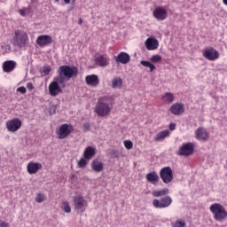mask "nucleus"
Wrapping results in <instances>:
<instances>
[{"instance_id":"obj_43","label":"nucleus","mask_w":227,"mask_h":227,"mask_svg":"<svg viewBox=\"0 0 227 227\" xmlns=\"http://www.w3.org/2000/svg\"><path fill=\"white\" fill-rule=\"evenodd\" d=\"M176 129V124L175 123H170L169 124V130H175Z\"/></svg>"},{"instance_id":"obj_6","label":"nucleus","mask_w":227,"mask_h":227,"mask_svg":"<svg viewBox=\"0 0 227 227\" xmlns=\"http://www.w3.org/2000/svg\"><path fill=\"white\" fill-rule=\"evenodd\" d=\"M72 132H74V126L65 123L60 125L59 129H57V136L59 139H67Z\"/></svg>"},{"instance_id":"obj_17","label":"nucleus","mask_w":227,"mask_h":227,"mask_svg":"<svg viewBox=\"0 0 227 227\" xmlns=\"http://www.w3.org/2000/svg\"><path fill=\"white\" fill-rule=\"evenodd\" d=\"M184 111L185 108L182 103H176L170 107V113L175 114V116H180V114H184Z\"/></svg>"},{"instance_id":"obj_3","label":"nucleus","mask_w":227,"mask_h":227,"mask_svg":"<svg viewBox=\"0 0 227 227\" xmlns=\"http://www.w3.org/2000/svg\"><path fill=\"white\" fill-rule=\"evenodd\" d=\"M27 42H29L27 33H26V31L24 30H16L14 32V36L12 39L11 43H12L14 47L22 49V47H26Z\"/></svg>"},{"instance_id":"obj_32","label":"nucleus","mask_w":227,"mask_h":227,"mask_svg":"<svg viewBox=\"0 0 227 227\" xmlns=\"http://www.w3.org/2000/svg\"><path fill=\"white\" fill-rule=\"evenodd\" d=\"M88 162H90V160L86 159V157L83 156V158H81L78 160V167L86 168V166H88Z\"/></svg>"},{"instance_id":"obj_27","label":"nucleus","mask_w":227,"mask_h":227,"mask_svg":"<svg viewBox=\"0 0 227 227\" xmlns=\"http://www.w3.org/2000/svg\"><path fill=\"white\" fill-rule=\"evenodd\" d=\"M161 100L164 104H173L175 102V95L171 92H166L162 97Z\"/></svg>"},{"instance_id":"obj_20","label":"nucleus","mask_w":227,"mask_h":227,"mask_svg":"<svg viewBox=\"0 0 227 227\" xmlns=\"http://www.w3.org/2000/svg\"><path fill=\"white\" fill-rule=\"evenodd\" d=\"M116 63H121V65H127L130 61V55L127 52H121L115 57Z\"/></svg>"},{"instance_id":"obj_34","label":"nucleus","mask_w":227,"mask_h":227,"mask_svg":"<svg viewBox=\"0 0 227 227\" xmlns=\"http://www.w3.org/2000/svg\"><path fill=\"white\" fill-rule=\"evenodd\" d=\"M150 61L151 63H160V61H162V56L159 54L153 55L150 58Z\"/></svg>"},{"instance_id":"obj_10","label":"nucleus","mask_w":227,"mask_h":227,"mask_svg":"<svg viewBox=\"0 0 227 227\" xmlns=\"http://www.w3.org/2000/svg\"><path fill=\"white\" fill-rule=\"evenodd\" d=\"M194 144L191 142L183 144L182 146L179 148L177 154L184 157H189V155H192V153H194Z\"/></svg>"},{"instance_id":"obj_37","label":"nucleus","mask_w":227,"mask_h":227,"mask_svg":"<svg viewBox=\"0 0 227 227\" xmlns=\"http://www.w3.org/2000/svg\"><path fill=\"white\" fill-rule=\"evenodd\" d=\"M52 69L51 68V67L49 66H46V67H43L41 70V74L42 75H49L51 74V71Z\"/></svg>"},{"instance_id":"obj_31","label":"nucleus","mask_w":227,"mask_h":227,"mask_svg":"<svg viewBox=\"0 0 227 227\" xmlns=\"http://www.w3.org/2000/svg\"><path fill=\"white\" fill-rule=\"evenodd\" d=\"M61 208L66 214H70V212H72V207H70V203H68V201H64Z\"/></svg>"},{"instance_id":"obj_21","label":"nucleus","mask_w":227,"mask_h":227,"mask_svg":"<svg viewBox=\"0 0 227 227\" xmlns=\"http://www.w3.org/2000/svg\"><path fill=\"white\" fill-rule=\"evenodd\" d=\"M95 155H97V147L88 146L85 148L83 152V157H85L87 160H91V159L94 158Z\"/></svg>"},{"instance_id":"obj_15","label":"nucleus","mask_w":227,"mask_h":227,"mask_svg":"<svg viewBox=\"0 0 227 227\" xmlns=\"http://www.w3.org/2000/svg\"><path fill=\"white\" fill-rule=\"evenodd\" d=\"M36 43L39 45V47H47V45L52 43V37L47 35H39L36 38Z\"/></svg>"},{"instance_id":"obj_30","label":"nucleus","mask_w":227,"mask_h":227,"mask_svg":"<svg viewBox=\"0 0 227 227\" xmlns=\"http://www.w3.org/2000/svg\"><path fill=\"white\" fill-rule=\"evenodd\" d=\"M140 65H142V67H145V68H149L150 72H153V70L157 69V67H155V65L153 64V62L147 60H141Z\"/></svg>"},{"instance_id":"obj_8","label":"nucleus","mask_w":227,"mask_h":227,"mask_svg":"<svg viewBox=\"0 0 227 227\" xmlns=\"http://www.w3.org/2000/svg\"><path fill=\"white\" fill-rule=\"evenodd\" d=\"M171 203H173V200L169 196H166L160 199V200H159L158 199H154L153 200V205L154 208H168V207H169Z\"/></svg>"},{"instance_id":"obj_44","label":"nucleus","mask_w":227,"mask_h":227,"mask_svg":"<svg viewBox=\"0 0 227 227\" xmlns=\"http://www.w3.org/2000/svg\"><path fill=\"white\" fill-rule=\"evenodd\" d=\"M55 3H58L59 0H54ZM65 4H70V0H63Z\"/></svg>"},{"instance_id":"obj_22","label":"nucleus","mask_w":227,"mask_h":227,"mask_svg":"<svg viewBox=\"0 0 227 227\" xmlns=\"http://www.w3.org/2000/svg\"><path fill=\"white\" fill-rule=\"evenodd\" d=\"M15 67H17V62L13 60H7L3 63V70L6 74H10V72H13V70H15Z\"/></svg>"},{"instance_id":"obj_28","label":"nucleus","mask_w":227,"mask_h":227,"mask_svg":"<svg viewBox=\"0 0 227 227\" xmlns=\"http://www.w3.org/2000/svg\"><path fill=\"white\" fill-rule=\"evenodd\" d=\"M166 194H169V189L168 188L155 190L153 192V196H154V198H160V196H166Z\"/></svg>"},{"instance_id":"obj_47","label":"nucleus","mask_w":227,"mask_h":227,"mask_svg":"<svg viewBox=\"0 0 227 227\" xmlns=\"http://www.w3.org/2000/svg\"><path fill=\"white\" fill-rule=\"evenodd\" d=\"M78 24H80V26H82V19H79V20H78Z\"/></svg>"},{"instance_id":"obj_14","label":"nucleus","mask_w":227,"mask_h":227,"mask_svg":"<svg viewBox=\"0 0 227 227\" xmlns=\"http://www.w3.org/2000/svg\"><path fill=\"white\" fill-rule=\"evenodd\" d=\"M154 19L157 20H166L168 19V10L164 7H156L153 12Z\"/></svg>"},{"instance_id":"obj_24","label":"nucleus","mask_w":227,"mask_h":227,"mask_svg":"<svg viewBox=\"0 0 227 227\" xmlns=\"http://www.w3.org/2000/svg\"><path fill=\"white\" fill-rule=\"evenodd\" d=\"M86 83L89 86H98L100 81L98 80V75L90 74L85 77Z\"/></svg>"},{"instance_id":"obj_38","label":"nucleus","mask_w":227,"mask_h":227,"mask_svg":"<svg viewBox=\"0 0 227 227\" xmlns=\"http://www.w3.org/2000/svg\"><path fill=\"white\" fill-rule=\"evenodd\" d=\"M123 145L127 150H132V147L134 146V144L130 140H125Z\"/></svg>"},{"instance_id":"obj_2","label":"nucleus","mask_w":227,"mask_h":227,"mask_svg":"<svg viewBox=\"0 0 227 227\" xmlns=\"http://www.w3.org/2000/svg\"><path fill=\"white\" fill-rule=\"evenodd\" d=\"M79 73V69L75 67L70 66H62L59 68V78L63 81H70L72 77H77V74Z\"/></svg>"},{"instance_id":"obj_16","label":"nucleus","mask_w":227,"mask_h":227,"mask_svg":"<svg viewBox=\"0 0 227 227\" xmlns=\"http://www.w3.org/2000/svg\"><path fill=\"white\" fill-rule=\"evenodd\" d=\"M42 169V163L30 161L27 166V171L29 175H35Z\"/></svg>"},{"instance_id":"obj_5","label":"nucleus","mask_w":227,"mask_h":227,"mask_svg":"<svg viewBox=\"0 0 227 227\" xmlns=\"http://www.w3.org/2000/svg\"><path fill=\"white\" fill-rule=\"evenodd\" d=\"M74 210L77 214H83L88 208V201L82 196H76L74 198Z\"/></svg>"},{"instance_id":"obj_35","label":"nucleus","mask_w":227,"mask_h":227,"mask_svg":"<svg viewBox=\"0 0 227 227\" xmlns=\"http://www.w3.org/2000/svg\"><path fill=\"white\" fill-rule=\"evenodd\" d=\"M172 227H187V223H185V220H177L172 224Z\"/></svg>"},{"instance_id":"obj_19","label":"nucleus","mask_w":227,"mask_h":227,"mask_svg":"<svg viewBox=\"0 0 227 227\" xmlns=\"http://www.w3.org/2000/svg\"><path fill=\"white\" fill-rule=\"evenodd\" d=\"M145 45L147 51H155L159 47V41L153 37H149L146 39Z\"/></svg>"},{"instance_id":"obj_26","label":"nucleus","mask_w":227,"mask_h":227,"mask_svg":"<svg viewBox=\"0 0 227 227\" xmlns=\"http://www.w3.org/2000/svg\"><path fill=\"white\" fill-rule=\"evenodd\" d=\"M166 137H169V129H165L157 133L154 137V141L159 143L160 141H164Z\"/></svg>"},{"instance_id":"obj_7","label":"nucleus","mask_w":227,"mask_h":227,"mask_svg":"<svg viewBox=\"0 0 227 227\" xmlns=\"http://www.w3.org/2000/svg\"><path fill=\"white\" fill-rule=\"evenodd\" d=\"M62 81L59 77L54 78V80L49 85V93L51 97H58L61 93L62 90L59 84H62Z\"/></svg>"},{"instance_id":"obj_36","label":"nucleus","mask_w":227,"mask_h":227,"mask_svg":"<svg viewBox=\"0 0 227 227\" xmlns=\"http://www.w3.org/2000/svg\"><path fill=\"white\" fill-rule=\"evenodd\" d=\"M45 201V195L43 193H37L35 197L36 203H43Z\"/></svg>"},{"instance_id":"obj_18","label":"nucleus","mask_w":227,"mask_h":227,"mask_svg":"<svg viewBox=\"0 0 227 227\" xmlns=\"http://www.w3.org/2000/svg\"><path fill=\"white\" fill-rule=\"evenodd\" d=\"M195 136L198 141H207L209 137L208 131L204 128H199L195 131Z\"/></svg>"},{"instance_id":"obj_23","label":"nucleus","mask_w":227,"mask_h":227,"mask_svg":"<svg viewBox=\"0 0 227 227\" xmlns=\"http://www.w3.org/2000/svg\"><path fill=\"white\" fill-rule=\"evenodd\" d=\"M91 169L96 173H102L104 171V162L98 159H95L91 162Z\"/></svg>"},{"instance_id":"obj_1","label":"nucleus","mask_w":227,"mask_h":227,"mask_svg":"<svg viewBox=\"0 0 227 227\" xmlns=\"http://www.w3.org/2000/svg\"><path fill=\"white\" fill-rule=\"evenodd\" d=\"M109 100H111L109 96H104L98 99L94 108V111L98 116L104 117L111 114V111H113V106L111 103H109Z\"/></svg>"},{"instance_id":"obj_4","label":"nucleus","mask_w":227,"mask_h":227,"mask_svg":"<svg viewBox=\"0 0 227 227\" xmlns=\"http://www.w3.org/2000/svg\"><path fill=\"white\" fill-rule=\"evenodd\" d=\"M210 212L213 214V217L215 221H218L219 223H223L224 219L227 218V211L226 208L223 207V205L219 203H214L209 207Z\"/></svg>"},{"instance_id":"obj_45","label":"nucleus","mask_w":227,"mask_h":227,"mask_svg":"<svg viewBox=\"0 0 227 227\" xmlns=\"http://www.w3.org/2000/svg\"><path fill=\"white\" fill-rule=\"evenodd\" d=\"M51 111L50 112L51 114H56V108L53 107V108H51Z\"/></svg>"},{"instance_id":"obj_33","label":"nucleus","mask_w":227,"mask_h":227,"mask_svg":"<svg viewBox=\"0 0 227 227\" xmlns=\"http://www.w3.org/2000/svg\"><path fill=\"white\" fill-rule=\"evenodd\" d=\"M19 13L21 17H26V15H29L31 13V6L24 7L23 9L19 11Z\"/></svg>"},{"instance_id":"obj_39","label":"nucleus","mask_w":227,"mask_h":227,"mask_svg":"<svg viewBox=\"0 0 227 227\" xmlns=\"http://www.w3.org/2000/svg\"><path fill=\"white\" fill-rule=\"evenodd\" d=\"M17 91H18L19 93H21L22 95H24V94L26 93L27 90H26V87L21 86V87H19V88L17 89Z\"/></svg>"},{"instance_id":"obj_25","label":"nucleus","mask_w":227,"mask_h":227,"mask_svg":"<svg viewBox=\"0 0 227 227\" xmlns=\"http://www.w3.org/2000/svg\"><path fill=\"white\" fill-rule=\"evenodd\" d=\"M145 178L147 182L153 184V185L159 184V175L155 171L146 174Z\"/></svg>"},{"instance_id":"obj_41","label":"nucleus","mask_w":227,"mask_h":227,"mask_svg":"<svg viewBox=\"0 0 227 227\" xmlns=\"http://www.w3.org/2000/svg\"><path fill=\"white\" fill-rule=\"evenodd\" d=\"M27 90H29V91H31L35 88V86H33V82H27Z\"/></svg>"},{"instance_id":"obj_12","label":"nucleus","mask_w":227,"mask_h":227,"mask_svg":"<svg viewBox=\"0 0 227 227\" xmlns=\"http://www.w3.org/2000/svg\"><path fill=\"white\" fill-rule=\"evenodd\" d=\"M9 132H17L22 127V121L19 118L12 119L6 122Z\"/></svg>"},{"instance_id":"obj_11","label":"nucleus","mask_w":227,"mask_h":227,"mask_svg":"<svg viewBox=\"0 0 227 227\" xmlns=\"http://www.w3.org/2000/svg\"><path fill=\"white\" fill-rule=\"evenodd\" d=\"M202 56L208 61H215L219 59V51L214 48H207L203 51Z\"/></svg>"},{"instance_id":"obj_42","label":"nucleus","mask_w":227,"mask_h":227,"mask_svg":"<svg viewBox=\"0 0 227 227\" xmlns=\"http://www.w3.org/2000/svg\"><path fill=\"white\" fill-rule=\"evenodd\" d=\"M83 130H84V132H88V130H90V123L86 122L83 125Z\"/></svg>"},{"instance_id":"obj_29","label":"nucleus","mask_w":227,"mask_h":227,"mask_svg":"<svg viewBox=\"0 0 227 227\" xmlns=\"http://www.w3.org/2000/svg\"><path fill=\"white\" fill-rule=\"evenodd\" d=\"M122 84H123V80H121V77L116 76V77L113 78L112 88L114 90H116V88H121Z\"/></svg>"},{"instance_id":"obj_46","label":"nucleus","mask_w":227,"mask_h":227,"mask_svg":"<svg viewBox=\"0 0 227 227\" xmlns=\"http://www.w3.org/2000/svg\"><path fill=\"white\" fill-rule=\"evenodd\" d=\"M8 50H4V52H12V50H10V45H7Z\"/></svg>"},{"instance_id":"obj_48","label":"nucleus","mask_w":227,"mask_h":227,"mask_svg":"<svg viewBox=\"0 0 227 227\" xmlns=\"http://www.w3.org/2000/svg\"><path fill=\"white\" fill-rule=\"evenodd\" d=\"M223 4H225L227 6V0H223Z\"/></svg>"},{"instance_id":"obj_9","label":"nucleus","mask_w":227,"mask_h":227,"mask_svg":"<svg viewBox=\"0 0 227 227\" xmlns=\"http://www.w3.org/2000/svg\"><path fill=\"white\" fill-rule=\"evenodd\" d=\"M160 176L164 184H169L173 182V169L171 167H165L160 169Z\"/></svg>"},{"instance_id":"obj_13","label":"nucleus","mask_w":227,"mask_h":227,"mask_svg":"<svg viewBox=\"0 0 227 227\" xmlns=\"http://www.w3.org/2000/svg\"><path fill=\"white\" fill-rule=\"evenodd\" d=\"M94 61L98 67H106L111 63V59L107 54H96Z\"/></svg>"},{"instance_id":"obj_40","label":"nucleus","mask_w":227,"mask_h":227,"mask_svg":"<svg viewBox=\"0 0 227 227\" xmlns=\"http://www.w3.org/2000/svg\"><path fill=\"white\" fill-rule=\"evenodd\" d=\"M0 227H10V224L4 221L0 220Z\"/></svg>"}]
</instances>
